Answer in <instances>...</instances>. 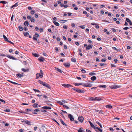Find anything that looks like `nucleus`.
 Masks as SVG:
<instances>
[{
    "mask_svg": "<svg viewBox=\"0 0 132 132\" xmlns=\"http://www.w3.org/2000/svg\"><path fill=\"white\" fill-rule=\"evenodd\" d=\"M84 47L86 48L87 50H89L90 49L92 48L93 46L92 44H89L88 46L87 44H84Z\"/></svg>",
    "mask_w": 132,
    "mask_h": 132,
    "instance_id": "f257e3e1",
    "label": "nucleus"
},
{
    "mask_svg": "<svg viewBox=\"0 0 132 132\" xmlns=\"http://www.w3.org/2000/svg\"><path fill=\"white\" fill-rule=\"evenodd\" d=\"M92 86V85L90 83H86L83 84V86L86 87H91Z\"/></svg>",
    "mask_w": 132,
    "mask_h": 132,
    "instance_id": "f03ea898",
    "label": "nucleus"
},
{
    "mask_svg": "<svg viewBox=\"0 0 132 132\" xmlns=\"http://www.w3.org/2000/svg\"><path fill=\"white\" fill-rule=\"evenodd\" d=\"M6 56L11 59L14 60H17V58L14 57L10 55H7Z\"/></svg>",
    "mask_w": 132,
    "mask_h": 132,
    "instance_id": "7ed1b4c3",
    "label": "nucleus"
},
{
    "mask_svg": "<svg viewBox=\"0 0 132 132\" xmlns=\"http://www.w3.org/2000/svg\"><path fill=\"white\" fill-rule=\"evenodd\" d=\"M68 117L70 119V120L71 121H72L74 120V119L73 116L71 114H69Z\"/></svg>",
    "mask_w": 132,
    "mask_h": 132,
    "instance_id": "20e7f679",
    "label": "nucleus"
},
{
    "mask_svg": "<svg viewBox=\"0 0 132 132\" xmlns=\"http://www.w3.org/2000/svg\"><path fill=\"white\" fill-rule=\"evenodd\" d=\"M43 86L46 87L47 88L49 89H50L51 87L50 85L46 83L45 82Z\"/></svg>",
    "mask_w": 132,
    "mask_h": 132,
    "instance_id": "39448f33",
    "label": "nucleus"
},
{
    "mask_svg": "<svg viewBox=\"0 0 132 132\" xmlns=\"http://www.w3.org/2000/svg\"><path fill=\"white\" fill-rule=\"evenodd\" d=\"M121 87V86L114 85L112 86V88L117 89L120 88Z\"/></svg>",
    "mask_w": 132,
    "mask_h": 132,
    "instance_id": "423d86ee",
    "label": "nucleus"
},
{
    "mask_svg": "<svg viewBox=\"0 0 132 132\" xmlns=\"http://www.w3.org/2000/svg\"><path fill=\"white\" fill-rule=\"evenodd\" d=\"M38 60L40 62H43L45 60V59L44 57H40L38 59Z\"/></svg>",
    "mask_w": 132,
    "mask_h": 132,
    "instance_id": "0eeeda50",
    "label": "nucleus"
},
{
    "mask_svg": "<svg viewBox=\"0 0 132 132\" xmlns=\"http://www.w3.org/2000/svg\"><path fill=\"white\" fill-rule=\"evenodd\" d=\"M62 86L65 88H68L70 87H73L70 84H62Z\"/></svg>",
    "mask_w": 132,
    "mask_h": 132,
    "instance_id": "6e6552de",
    "label": "nucleus"
},
{
    "mask_svg": "<svg viewBox=\"0 0 132 132\" xmlns=\"http://www.w3.org/2000/svg\"><path fill=\"white\" fill-rule=\"evenodd\" d=\"M95 101H99L102 100L101 98V97H98L95 98Z\"/></svg>",
    "mask_w": 132,
    "mask_h": 132,
    "instance_id": "1a4fd4ad",
    "label": "nucleus"
},
{
    "mask_svg": "<svg viewBox=\"0 0 132 132\" xmlns=\"http://www.w3.org/2000/svg\"><path fill=\"white\" fill-rule=\"evenodd\" d=\"M23 74H21L20 73H18L16 74V76L19 78H21L23 76Z\"/></svg>",
    "mask_w": 132,
    "mask_h": 132,
    "instance_id": "9d476101",
    "label": "nucleus"
},
{
    "mask_svg": "<svg viewBox=\"0 0 132 132\" xmlns=\"http://www.w3.org/2000/svg\"><path fill=\"white\" fill-rule=\"evenodd\" d=\"M39 74V76L40 78H42L43 76V73L42 71L40 70V72Z\"/></svg>",
    "mask_w": 132,
    "mask_h": 132,
    "instance_id": "9b49d317",
    "label": "nucleus"
},
{
    "mask_svg": "<svg viewBox=\"0 0 132 132\" xmlns=\"http://www.w3.org/2000/svg\"><path fill=\"white\" fill-rule=\"evenodd\" d=\"M89 122L90 124L91 127L95 129H96V127H95L94 125L90 121H89Z\"/></svg>",
    "mask_w": 132,
    "mask_h": 132,
    "instance_id": "f8f14e48",
    "label": "nucleus"
},
{
    "mask_svg": "<svg viewBox=\"0 0 132 132\" xmlns=\"http://www.w3.org/2000/svg\"><path fill=\"white\" fill-rule=\"evenodd\" d=\"M63 65L66 67L69 68L70 66V64L69 63H64Z\"/></svg>",
    "mask_w": 132,
    "mask_h": 132,
    "instance_id": "ddd939ff",
    "label": "nucleus"
},
{
    "mask_svg": "<svg viewBox=\"0 0 132 132\" xmlns=\"http://www.w3.org/2000/svg\"><path fill=\"white\" fill-rule=\"evenodd\" d=\"M73 84L76 86H79L82 84V83H76L74 82Z\"/></svg>",
    "mask_w": 132,
    "mask_h": 132,
    "instance_id": "4468645a",
    "label": "nucleus"
},
{
    "mask_svg": "<svg viewBox=\"0 0 132 132\" xmlns=\"http://www.w3.org/2000/svg\"><path fill=\"white\" fill-rule=\"evenodd\" d=\"M42 108L44 109H51V108L50 107L44 106V107H42Z\"/></svg>",
    "mask_w": 132,
    "mask_h": 132,
    "instance_id": "2eb2a0df",
    "label": "nucleus"
},
{
    "mask_svg": "<svg viewBox=\"0 0 132 132\" xmlns=\"http://www.w3.org/2000/svg\"><path fill=\"white\" fill-rule=\"evenodd\" d=\"M89 75L91 76L95 75H96V73L94 72H90L89 73Z\"/></svg>",
    "mask_w": 132,
    "mask_h": 132,
    "instance_id": "dca6fc26",
    "label": "nucleus"
},
{
    "mask_svg": "<svg viewBox=\"0 0 132 132\" xmlns=\"http://www.w3.org/2000/svg\"><path fill=\"white\" fill-rule=\"evenodd\" d=\"M21 70L22 71L26 72L28 71L29 70V69H25L23 68H22L21 69Z\"/></svg>",
    "mask_w": 132,
    "mask_h": 132,
    "instance_id": "f3484780",
    "label": "nucleus"
},
{
    "mask_svg": "<svg viewBox=\"0 0 132 132\" xmlns=\"http://www.w3.org/2000/svg\"><path fill=\"white\" fill-rule=\"evenodd\" d=\"M60 121L61 122V123H62L64 125V126H67V124H65L64 122L63 121V120H62V119H60Z\"/></svg>",
    "mask_w": 132,
    "mask_h": 132,
    "instance_id": "a211bd4d",
    "label": "nucleus"
},
{
    "mask_svg": "<svg viewBox=\"0 0 132 132\" xmlns=\"http://www.w3.org/2000/svg\"><path fill=\"white\" fill-rule=\"evenodd\" d=\"M55 68L56 70L57 71L60 72L61 73H62V71L61 70L56 67H55Z\"/></svg>",
    "mask_w": 132,
    "mask_h": 132,
    "instance_id": "6ab92c4d",
    "label": "nucleus"
},
{
    "mask_svg": "<svg viewBox=\"0 0 132 132\" xmlns=\"http://www.w3.org/2000/svg\"><path fill=\"white\" fill-rule=\"evenodd\" d=\"M60 6H61V7H64L65 8H67V7H68V5H64V4H63V3H61L60 4Z\"/></svg>",
    "mask_w": 132,
    "mask_h": 132,
    "instance_id": "aec40b11",
    "label": "nucleus"
},
{
    "mask_svg": "<svg viewBox=\"0 0 132 132\" xmlns=\"http://www.w3.org/2000/svg\"><path fill=\"white\" fill-rule=\"evenodd\" d=\"M98 87H101V88H106V85H100Z\"/></svg>",
    "mask_w": 132,
    "mask_h": 132,
    "instance_id": "412c9836",
    "label": "nucleus"
},
{
    "mask_svg": "<svg viewBox=\"0 0 132 132\" xmlns=\"http://www.w3.org/2000/svg\"><path fill=\"white\" fill-rule=\"evenodd\" d=\"M53 22L56 26H59V24L56 22L54 21Z\"/></svg>",
    "mask_w": 132,
    "mask_h": 132,
    "instance_id": "4be33fe9",
    "label": "nucleus"
},
{
    "mask_svg": "<svg viewBox=\"0 0 132 132\" xmlns=\"http://www.w3.org/2000/svg\"><path fill=\"white\" fill-rule=\"evenodd\" d=\"M25 123L30 125H31L30 122L29 121H28L27 120H26V121H25Z\"/></svg>",
    "mask_w": 132,
    "mask_h": 132,
    "instance_id": "5701e85b",
    "label": "nucleus"
},
{
    "mask_svg": "<svg viewBox=\"0 0 132 132\" xmlns=\"http://www.w3.org/2000/svg\"><path fill=\"white\" fill-rule=\"evenodd\" d=\"M32 54L35 57H38L39 56V55L37 54L36 53H32Z\"/></svg>",
    "mask_w": 132,
    "mask_h": 132,
    "instance_id": "b1692460",
    "label": "nucleus"
},
{
    "mask_svg": "<svg viewBox=\"0 0 132 132\" xmlns=\"http://www.w3.org/2000/svg\"><path fill=\"white\" fill-rule=\"evenodd\" d=\"M76 91L79 93H82V90L79 89H76Z\"/></svg>",
    "mask_w": 132,
    "mask_h": 132,
    "instance_id": "393cba45",
    "label": "nucleus"
},
{
    "mask_svg": "<svg viewBox=\"0 0 132 132\" xmlns=\"http://www.w3.org/2000/svg\"><path fill=\"white\" fill-rule=\"evenodd\" d=\"M24 25L26 26H28L29 25V22L28 21H26L24 22Z\"/></svg>",
    "mask_w": 132,
    "mask_h": 132,
    "instance_id": "a878e982",
    "label": "nucleus"
},
{
    "mask_svg": "<svg viewBox=\"0 0 132 132\" xmlns=\"http://www.w3.org/2000/svg\"><path fill=\"white\" fill-rule=\"evenodd\" d=\"M23 35L24 36L26 37H28V36L29 35V33L28 32H26L24 33Z\"/></svg>",
    "mask_w": 132,
    "mask_h": 132,
    "instance_id": "bb28decb",
    "label": "nucleus"
},
{
    "mask_svg": "<svg viewBox=\"0 0 132 132\" xmlns=\"http://www.w3.org/2000/svg\"><path fill=\"white\" fill-rule=\"evenodd\" d=\"M38 82L40 84L42 85H43L45 82L42 81L40 80H38Z\"/></svg>",
    "mask_w": 132,
    "mask_h": 132,
    "instance_id": "cd10ccee",
    "label": "nucleus"
},
{
    "mask_svg": "<svg viewBox=\"0 0 132 132\" xmlns=\"http://www.w3.org/2000/svg\"><path fill=\"white\" fill-rule=\"evenodd\" d=\"M96 79V77L95 76H93L91 78V79L92 81H94Z\"/></svg>",
    "mask_w": 132,
    "mask_h": 132,
    "instance_id": "c85d7f7f",
    "label": "nucleus"
},
{
    "mask_svg": "<svg viewBox=\"0 0 132 132\" xmlns=\"http://www.w3.org/2000/svg\"><path fill=\"white\" fill-rule=\"evenodd\" d=\"M106 107L107 108H108L110 109H111L112 108V106L111 105H107L106 106Z\"/></svg>",
    "mask_w": 132,
    "mask_h": 132,
    "instance_id": "c756f323",
    "label": "nucleus"
},
{
    "mask_svg": "<svg viewBox=\"0 0 132 132\" xmlns=\"http://www.w3.org/2000/svg\"><path fill=\"white\" fill-rule=\"evenodd\" d=\"M67 20H61L60 21V22L61 23H63L64 22H67Z\"/></svg>",
    "mask_w": 132,
    "mask_h": 132,
    "instance_id": "7c9ffc66",
    "label": "nucleus"
},
{
    "mask_svg": "<svg viewBox=\"0 0 132 132\" xmlns=\"http://www.w3.org/2000/svg\"><path fill=\"white\" fill-rule=\"evenodd\" d=\"M96 123L98 125L100 126V128H102V125L101 123H100V122H99L98 121H96Z\"/></svg>",
    "mask_w": 132,
    "mask_h": 132,
    "instance_id": "2f4dec72",
    "label": "nucleus"
},
{
    "mask_svg": "<svg viewBox=\"0 0 132 132\" xmlns=\"http://www.w3.org/2000/svg\"><path fill=\"white\" fill-rule=\"evenodd\" d=\"M7 3V2L6 1H0V3H2L4 4H6Z\"/></svg>",
    "mask_w": 132,
    "mask_h": 132,
    "instance_id": "473e14b6",
    "label": "nucleus"
},
{
    "mask_svg": "<svg viewBox=\"0 0 132 132\" xmlns=\"http://www.w3.org/2000/svg\"><path fill=\"white\" fill-rule=\"evenodd\" d=\"M38 105V104L36 103L34 104L33 106L34 108H37V105Z\"/></svg>",
    "mask_w": 132,
    "mask_h": 132,
    "instance_id": "72a5a7b5",
    "label": "nucleus"
},
{
    "mask_svg": "<svg viewBox=\"0 0 132 132\" xmlns=\"http://www.w3.org/2000/svg\"><path fill=\"white\" fill-rule=\"evenodd\" d=\"M30 20L31 22H33L35 21V19H34V17L31 18V19Z\"/></svg>",
    "mask_w": 132,
    "mask_h": 132,
    "instance_id": "f704fd0d",
    "label": "nucleus"
},
{
    "mask_svg": "<svg viewBox=\"0 0 132 132\" xmlns=\"http://www.w3.org/2000/svg\"><path fill=\"white\" fill-rule=\"evenodd\" d=\"M18 28L19 30L20 31H22L23 30V29L22 27H21V26H19L18 27Z\"/></svg>",
    "mask_w": 132,
    "mask_h": 132,
    "instance_id": "c9c22d12",
    "label": "nucleus"
},
{
    "mask_svg": "<svg viewBox=\"0 0 132 132\" xmlns=\"http://www.w3.org/2000/svg\"><path fill=\"white\" fill-rule=\"evenodd\" d=\"M33 39L34 40L36 41H37L38 40L36 38V37L35 36H34L33 37Z\"/></svg>",
    "mask_w": 132,
    "mask_h": 132,
    "instance_id": "e433bc0d",
    "label": "nucleus"
},
{
    "mask_svg": "<svg viewBox=\"0 0 132 132\" xmlns=\"http://www.w3.org/2000/svg\"><path fill=\"white\" fill-rule=\"evenodd\" d=\"M78 120L81 122H82V120L81 118V117H79L78 118Z\"/></svg>",
    "mask_w": 132,
    "mask_h": 132,
    "instance_id": "4c0bfd02",
    "label": "nucleus"
},
{
    "mask_svg": "<svg viewBox=\"0 0 132 132\" xmlns=\"http://www.w3.org/2000/svg\"><path fill=\"white\" fill-rule=\"evenodd\" d=\"M57 103L61 105H63V103L60 101H58Z\"/></svg>",
    "mask_w": 132,
    "mask_h": 132,
    "instance_id": "58836bf2",
    "label": "nucleus"
},
{
    "mask_svg": "<svg viewBox=\"0 0 132 132\" xmlns=\"http://www.w3.org/2000/svg\"><path fill=\"white\" fill-rule=\"evenodd\" d=\"M71 60L72 62H76V60L75 58L71 59Z\"/></svg>",
    "mask_w": 132,
    "mask_h": 132,
    "instance_id": "ea45409f",
    "label": "nucleus"
},
{
    "mask_svg": "<svg viewBox=\"0 0 132 132\" xmlns=\"http://www.w3.org/2000/svg\"><path fill=\"white\" fill-rule=\"evenodd\" d=\"M64 108H66L67 109H70V108L68 107L67 106L65 105H64L63 106Z\"/></svg>",
    "mask_w": 132,
    "mask_h": 132,
    "instance_id": "a19ab883",
    "label": "nucleus"
},
{
    "mask_svg": "<svg viewBox=\"0 0 132 132\" xmlns=\"http://www.w3.org/2000/svg\"><path fill=\"white\" fill-rule=\"evenodd\" d=\"M35 35L34 36L36 37H38L39 36V35L37 32L35 33Z\"/></svg>",
    "mask_w": 132,
    "mask_h": 132,
    "instance_id": "79ce46f5",
    "label": "nucleus"
},
{
    "mask_svg": "<svg viewBox=\"0 0 132 132\" xmlns=\"http://www.w3.org/2000/svg\"><path fill=\"white\" fill-rule=\"evenodd\" d=\"M126 21L128 23L130 22V21H131V20L127 18H126Z\"/></svg>",
    "mask_w": 132,
    "mask_h": 132,
    "instance_id": "37998d69",
    "label": "nucleus"
},
{
    "mask_svg": "<svg viewBox=\"0 0 132 132\" xmlns=\"http://www.w3.org/2000/svg\"><path fill=\"white\" fill-rule=\"evenodd\" d=\"M35 13V11L34 10H32L30 12V13L32 14H33L34 13Z\"/></svg>",
    "mask_w": 132,
    "mask_h": 132,
    "instance_id": "c03bdc74",
    "label": "nucleus"
},
{
    "mask_svg": "<svg viewBox=\"0 0 132 132\" xmlns=\"http://www.w3.org/2000/svg\"><path fill=\"white\" fill-rule=\"evenodd\" d=\"M40 111V110H39V109H37L34 110V111L35 112H38Z\"/></svg>",
    "mask_w": 132,
    "mask_h": 132,
    "instance_id": "a18cd8bd",
    "label": "nucleus"
},
{
    "mask_svg": "<svg viewBox=\"0 0 132 132\" xmlns=\"http://www.w3.org/2000/svg\"><path fill=\"white\" fill-rule=\"evenodd\" d=\"M39 74L38 73H37L36 75V79H38L39 76Z\"/></svg>",
    "mask_w": 132,
    "mask_h": 132,
    "instance_id": "49530a36",
    "label": "nucleus"
},
{
    "mask_svg": "<svg viewBox=\"0 0 132 132\" xmlns=\"http://www.w3.org/2000/svg\"><path fill=\"white\" fill-rule=\"evenodd\" d=\"M111 67H115L116 65L114 64H111Z\"/></svg>",
    "mask_w": 132,
    "mask_h": 132,
    "instance_id": "de8ad7c7",
    "label": "nucleus"
},
{
    "mask_svg": "<svg viewBox=\"0 0 132 132\" xmlns=\"http://www.w3.org/2000/svg\"><path fill=\"white\" fill-rule=\"evenodd\" d=\"M18 3H15L14 5H13L14 7H16L18 6Z\"/></svg>",
    "mask_w": 132,
    "mask_h": 132,
    "instance_id": "09e8293b",
    "label": "nucleus"
},
{
    "mask_svg": "<svg viewBox=\"0 0 132 132\" xmlns=\"http://www.w3.org/2000/svg\"><path fill=\"white\" fill-rule=\"evenodd\" d=\"M33 90H34V91L35 92H37L38 93L40 92V91L39 90H38L37 89H34Z\"/></svg>",
    "mask_w": 132,
    "mask_h": 132,
    "instance_id": "8fccbe9b",
    "label": "nucleus"
},
{
    "mask_svg": "<svg viewBox=\"0 0 132 132\" xmlns=\"http://www.w3.org/2000/svg\"><path fill=\"white\" fill-rule=\"evenodd\" d=\"M4 111L7 112H9L10 111V110L9 109H7L4 110Z\"/></svg>",
    "mask_w": 132,
    "mask_h": 132,
    "instance_id": "3c124183",
    "label": "nucleus"
},
{
    "mask_svg": "<svg viewBox=\"0 0 132 132\" xmlns=\"http://www.w3.org/2000/svg\"><path fill=\"white\" fill-rule=\"evenodd\" d=\"M82 130L81 129V128H80L78 130V132H82Z\"/></svg>",
    "mask_w": 132,
    "mask_h": 132,
    "instance_id": "603ef678",
    "label": "nucleus"
},
{
    "mask_svg": "<svg viewBox=\"0 0 132 132\" xmlns=\"http://www.w3.org/2000/svg\"><path fill=\"white\" fill-rule=\"evenodd\" d=\"M24 129H20L19 130V132H22L24 131Z\"/></svg>",
    "mask_w": 132,
    "mask_h": 132,
    "instance_id": "864d4df0",
    "label": "nucleus"
},
{
    "mask_svg": "<svg viewBox=\"0 0 132 132\" xmlns=\"http://www.w3.org/2000/svg\"><path fill=\"white\" fill-rule=\"evenodd\" d=\"M3 37L5 40L6 39H7V37L4 35H3Z\"/></svg>",
    "mask_w": 132,
    "mask_h": 132,
    "instance_id": "5fc2aeb1",
    "label": "nucleus"
},
{
    "mask_svg": "<svg viewBox=\"0 0 132 132\" xmlns=\"http://www.w3.org/2000/svg\"><path fill=\"white\" fill-rule=\"evenodd\" d=\"M31 17L29 15L27 16V18L28 19L30 20L31 19Z\"/></svg>",
    "mask_w": 132,
    "mask_h": 132,
    "instance_id": "6e6d98bb",
    "label": "nucleus"
},
{
    "mask_svg": "<svg viewBox=\"0 0 132 132\" xmlns=\"http://www.w3.org/2000/svg\"><path fill=\"white\" fill-rule=\"evenodd\" d=\"M13 51V50L12 49H10L9 50V52L10 53L12 52Z\"/></svg>",
    "mask_w": 132,
    "mask_h": 132,
    "instance_id": "4d7b16f0",
    "label": "nucleus"
},
{
    "mask_svg": "<svg viewBox=\"0 0 132 132\" xmlns=\"http://www.w3.org/2000/svg\"><path fill=\"white\" fill-rule=\"evenodd\" d=\"M90 100L92 101H95V98L94 97H91L90 98Z\"/></svg>",
    "mask_w": 132,
    "mask_h": 132,
    "instance_id": "13d9d810",
    "label": "nucleus"
},
{
    "mask_svg": "<svg viewBox=\"0 0 132 132\" xmlns=\"http://www.w3.org/2000/svg\"><path fill=\"white\" fill-rule=\"evenodd\" d=\"M43 55L44 56H48V55H47L46 54V53H43Z\"/></svg>",
    "mask_w": 132,
    "mask_h": 132,
    "instance_id": "bf43d9fd",
    "label": "nucleus"
},
{
    "mask_svg": "<svg viewBox=\"0 0 132 132\" xmlns=\"http://www.w3.org/2000/svg\"><path fill=\"white\" fill-rule=\"evenodd\" d=\"M129 29V28L128 27H125V28H123V29L124 30H127V29Z\"/></svg>",
    "mask_w": 132,
    "mask_h": 132,
    "instance_id": "052dcab7",
    "label": "nucleus"
},
{
    "mask_svg": "<svg viewBox=\"0 0 132 132\" xmlns=\"http://www.w3.org/2000/svg\"><path fill=\"white\" fill-rule=\"evenodd\" d=\"M63 28H64V29H67V27L66 26H64L63 27Z\"/></svg>",
    "mask_w": 132,
    "mask_h": 132,
    "instance_id": "680f3d73",
    "label": "nucleus"
},
{
    "mask_svg": "<svg viewBox=\"0 0 132 132\" xmlns=\"http://www.w3.org/2000/svg\"><path fill=\"white\" fill-rule=\"evenodd\" d=\"M23 29L25 31H26L28 30V28L26 27H24Z\"/></svg>",
    "mask_w": 132,
    "mask_h": 132,
    "instance_id": "e2e57ef3",
    "label": "nucleus"
},
{
    "mask_svg": "<svg viewBox=\"0 0 132 132\" xmlns=\"http://www.w3.org/2000/svg\"><path fill=\"white\" fill-rule=\"evenodd\" d=\"M114 61L116 63H117V61H118V60L117 59H114Z\"/></svg>",
    "mask_w": 132,
    "mask_h": 132,
    "instance_id": "0e129e2a",
    "label": "nucleus"
},
{
    "mask_svg": "<svg viewBox=\"0 0 132 132\" xmlns=\"http://www.w3.org/2000/svg\"><path fill=\"white\" fill-rule=\"evenodd\" d=\"M0 101L4 103H5V102L2 99H0Z\"/></svg>",
    "mask_w": 132,
    "mask_h": 132,
    "instance_id": "69168bd1",
    "label": "nucleus"
},
{
    "mask_svg": "<svg viewBox=\"0 0 132 132\" xmlns=\"http://www.w3.org/2000/svg\"><path fill=\"white\" fill-rule=\"evenodd\" d=\"M56 40H57V41H60V38H59V37H57V38Z\"/></svg>",
    "mask_w": 132,
    "mask_h": 132,
    "instance_id": "338daca9",
    "label": "nucleus"
},
{
    "mask_svg": "<svg viewBox=\"0 0 132 132\" xmlns=\"http://www.w3.org/2000/svg\"><path fill=\"white\" fill-rule=\"evenodd\" d=\"M39 31L40 32H41L43 31V29L42 28H40L39 29Z\"/></svg>",
    "mask_w": 132,
    "mask_h": 132,
    "instance_id": "774afa93",
    "label": "nucleus"
}]
</instances>
